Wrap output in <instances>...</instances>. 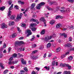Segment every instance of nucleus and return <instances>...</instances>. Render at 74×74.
I'll list each match as a JSON object with an SVG mask.
<instances>
[{
	"label": "nucleus",
	"instance_id": "nucleus-54",
	"mask_svg": "<svg viewBox=\"0 0 74 74\" xmlns=\"http://www.w3.org/2000/svg\"><path fill=\"white\" fill-rule=\"evenodd\" d=\"M13 59V57H11L9 59V61H11V60H12Z\"/></svg>",
	"mask_w": 74,
	"mask_h": 74
},
{
	"label": "nucleus",
	"instance_id": "nucleus-43",
	"mask_svg": "<svg viewBox=\"0 0 74 74\" xmlns=\"http://www.w3.org/2000/svg\"><path fill=\"white\" fill-rule=\"evenodd\" d=\"M26 61H24L23 62H22V64H26Z\"/></svg>",
	"mask_w": 74,
	"mask_h": 74
},
{
	"label": "nucleus",
	"instance_id": "nucleus-57",
	"mask_svg": "<svg viewBox=\"0 0 74 74\" xmlns=\"http://www.w3.org/2000/svg\"><path fill=\"white\" fill-rule=\"evenodd\" d=\"M18 55L19 56H20L21 57H23V55L21 54H20V53H18Z\"/></svg>",
	"mask_w": 74,
	"mask_h": 74
},
{
	"label": "nucleus",
	"instance_id": "nucleus-44",
	"mask_svg": "<svg viewBox=\"0 0 74 74\" xmlns=\"http://www.w3.org/2000/svg\"><path fill=\"white\" fill-rule=\"evenodd\" d=\"M68 1L71 3H74V0H68Z\"/></svg>",
	"mask_w": 74,
	"mask_h": 74
},
{
	"label": "nucleus",
	"instance_id": "nucleus-2",
	"mask_svg": "<svg viewBox=\"0 0 74 74\" xmlns=\"http://www.w3.org/2000/svg\"><path fill=\"white\" fill-rule=\"evenodd\" d=\"M45 3L44 2H42L38 4L37 6L36 7V9L38 10H40L41 8V7L42 5H45Z\"/></svg>",
	"mask_w": 74,
	"mask_h": 74
},
{
	"label": "nucleus",
	"instance_id": "nucleus-9",
	"mask_svg": "<svg viewBox=\"0 0 74 74\" xmlns=\"http://www.w3.org/2000/svg\"><path fill=\"white\" fill-rule=\"evenodd\" d=\"M69 52H66L65 54H63L61 56V58L62 59H63L66 56V55H69Z\"/></svg>",
	"mask_w": 74,
	"mask_h": 74
},
{
	"label": "nucleus",
	"instance_id": "nucleus-38",
	"mask_svg": "<svg viewBox=\"0 0 74 74\" xmlns=\"http://www.w3.org/2000/svg\"><path fill=\"white\" fill-rule=\"evenodd\" d=\"M8 70H5L3 72V74H7V73H8Z\"/></svg>",
	"mask_w": 74,
	"mask_h": 74
},
{
	"label": "nucleus",
	"instance_id": "nucleus-32",
	"mask_svg": "<svg viewBox=\"0 0 74 74\" xmlns=\"http://www.w3.org/2000/svg\"><path fill=\"white\" fill-rule=\"evenodd\" d=\"M60 11L61 12H62V13H63L66 12V10H60Z\"/></svg>",
	"mask_w": 74,
	"mask_h": 74
},
{
	"label": "nucleus",
	"instance_id": "nucleus-64",
	"mask_svg": "<svg viewBox=\"0 0 74 74\" xmlns=\"http://www.w3.org/2000/svg\"><path fill=\"white\" fill-rule=\"evenodd\" d=\"M32 74H36L35 72L34 71H32Z\"/></svg>",
	"mask_w": 74,
	"mask_h": 74
},
{
	"label": "nucleus",
	"instance_id": "nucleus-29",
	"mask_svg": "<svg viewBox=\"0 0 74 74\" xmlns=\"http://www.w3.org/2000/svg\"><path fill=\"white\" fill-rule=\"evenodd\" d=\"M8 64H13V61H9L8 62Z\"/></svg>",
	"mask_w": 74,
	"mask_h": 74
},
{
	"label": "nucleus",
	"instance_id": "nucleus-41",
	"mask_svg": "<svg viewBox=\"0 0 74 74\" xmlns=\"http://www.w3.org/2000/svg\"><path fill=\"white\" fill-rule=\"evenodd\" d=\"M32 31H36V29L35 27H33L32 28Z\"/></svg>",
	"mask_w": 74,
	"mask_h": 74
},
{
	"label": "nucleus",
	"instance_id": "nucleus-62",
	"mask_svg": "<svg viewBox=\"0 0 74 74\" xmlns=\"http://www.w3.org/2000/svg\"><path fill=\"white\" fill-rule=\"evenodd\" d=\"M3 54H2L0 53V58H1L2 57H3Z\"/></svg>",
	"mask_w": 74,
	"mask_h": 74
},
{
	"label": "nucleus",
	"instance_id": "nucleus-49",
	"mask_svg": "<svg viewBox=\"0 0 74 74\" xmlns=\"http://www.w3.org/2000/svg\"><path fill=\"white\" fill-rule=\"evenodd\" d=\"M69 41H72V38H71V37H69Z\"/></svg>",
	"mask_w": 74,
	"mask_h": 74
},
{
	"label": "nucleus",
	"instance_id": "nucleus-21",
	"mask_svg": "<svg viewBox=\"0 0 74 74\" xmlns=\"http://www.w3.org/2000/svg\"><path fill=\"white\" fill-rule=\"evenodd\" d=\"M61 50V48L60 47L57 48L56 49V51L57 52H59Z\"/></svg>",
	"mask_w": 74,
	"mask_h": 74
},
{
	"label": "nucleus",
	"instance_id": "nucleus-58",
	"mask_svg": "<svg viewBox=\"0 0 74 74\" xmlns=\"http://www.w3.org/2000/svg\"><path fill=\"white\" fill-rule=\"evenodd\" d=\"M3 50H4V49H3V48H1L0 49L1 52H3Z\"/></svg>",
	"mask_w": 74,
	"mask_h": 74
},
{
	"label": "nucleus",
	"instance_id": "nucleus-13",
	"mask_svg": "<svg viewBox=\"0 0 74 74\" xmlns=\"http://www.w3.org/2000/svg\"><path fill=\"white\" fill-rule=\"evenodd\" d=\"M60 36H64V37L65 38H67V34H60Z\"/></svg>",
	"mask_w": 74,
	"mask_h": 74
},
{
	"label": "nucleus",
	"instance_id": "nucleus-18",
	"mask_svg": "<svg viewBox=\"0 0 74 74\" xmlns=\"http://www.w3.org/2000/svg\"><path fill=\"white\" fill-rule=\"evenodd\" d=\"M49 3L51 5H52V4H55V5H57V3L55 2H51Z\"/></svg>",
	"mask_w": 74,
	"mask_h": 74
},
{
	"label": "nucleus",
	"instance_id": "nucleus-28",
	"mask_svg": "<svg viewBox=\"0 0 74 74\" xmlns=\"http://www.w3.org/2000/svg\"><path fill=\"white\" fill-rule=\"evenodd\" d=\"M12 38H15L16 36V34L14 33L12 34Z\"/></svg>",
	"mask_w": 74,
	"mask_h": 74
},
{
	"label": "nucleus",
	"instance_id": "nucleus-6",
	"mask_svg": "<svg viewBox=\"0 0 74 74\" xmlns=\"http://www.w3.org/2000/svg\"><path fill=\"white\" fill-rule=\"evenodd\" d=\"M22 16V13H20V15L18 14L16 18V19L17 21H19L21 19V17Z\"/></svg>",
	"mask_w": 74,
	"mask_h": 74
},
{
	"label": "nucleus",
	"instance_id": "nucleus-31",
	"mask_svg": "<svg viewBox=\"0 0 74 74\" xmlns=\"http://www.w3.org/2000/svg\"><path fill=\"white\" fill-rule=\"evenodd\" d=\"M73 59V57L72 56H70L69 57L68 59L69 60H72V59Z\"/></svg>",
	"mask_w": 74,
	"mask_h": 74
},
{
	"label": "nucleus",
	"instance_id": "nucleus-34",
	"mask_svg": "<svg viewBox=\"0 0 74 74\" xmlns=\"http://www.w3.org/2000/svg\"><path fill=\"white\" fill-rule=\"evenodd\" d=\"M0 66H1V69H4V67L3 65V64H1V63L0 64Z\"/></svg>",
	"mask_w": 74,
	"mask_h": 74
},
{
	"label": "nucleus",
	"instance_id": "nucleus-20",
	"mask_svg": "<svg viewBox=\"0 0 74 74\" xmlns=\"http://www.w3.org/2000/svg\"><path fill=\"white\" fill-rule=\"evenodd\" d=\"M44 69H46L47 70H48V71H49V69H50V68L49 67V66H45L44 67Z\"/></svg>",
	"mask_w": 74,
	"mask_h": 74
},
{
	"label": "nucleus",
	"instance_id": "nucleus-15",
	"mask_svg": "<svg viewBox=\"0 0 74 74\" xmlns=\"http://www.w3.org/2000/svg\"><path fill=\"white\" fill-rule=\"evenodd\" d=\"M55 20H51L50 21V24H51V25H53L55 23Z\"/></svg>",
	"mask_w": 74,
	"mask_h": 74
},
{
	"label": "nucleus",
	"instance_id": "nucleus-11",
	"mask_svg": "<svg viewBox=\"0 0 74 74\" xmlns=\"http://www.w3.org/2000/svg\"><path fill=\"white\" fill-rule=\"evenodd\" d=\"M40 21H42V22H44V23L45 25L46 24V23L45 22V19H44V17H42L40 19Z\"/></svg>",
	"mask_w": 74,
	"mask_h": 74
},
{
	"label": "nucleus",
	"instance_id": "nucleus-47",
	"mask_svg": "<svg viewBox=\"0 0 74 74\" xmlns=\"http://www.w3.org/2000/svg\"><path fill=\"white\" fill-rule=\"evenodd\" d=\"M35 57L36 56H33L32 57L31 56V58L33 59H35Z\"/></svg>",
	"mask_w": 74,
	"mask_h": 74
},
{
	"label": "nucleus",
	"instance_id": "nucleus-48",
	"mask_svg": "<svg viewBox=\"0 0 74 74\" xmlns=\"http://www.w3.org/2000/svg\"><path fill=\"white\" fill-rule=\"evenodd\" d=\"M15 8H16L17 10H18V9H19V7H18V6L17 5H16L15 6Z\"/></svg>",
	"mask_w": 74,
	"mask_h": 74
},
{
	"label": "nucleus",
	"instance_id": "nucleus-51",
	"mask_svg": "<svg viewBox=\"0 0 74 74\" xmlns=\"http://www.w3.org/2000/svg\"><path fill=\"white\" fill-rule=\"evenodd\" d=\"M24 70L25 71H27V69L26 67H25L24 68Z\"/></svg>",
	"mask_w": 74,
	"mask_h": 74
},
{
	"label": "nucleus",
	"instance_id": "nucleus-35",
	"mask_svg": "<svg viewBox=\"0 0 74 74\" xmlns=\"http://www.w3.org/2000/svg\"><path fill=\"white\" fill-rule=\"evenodd\" d=\"M17 56H18V55L17 54L14 53L13 55V58H16V57H17Z\"/></svg>",
	"mask_w": 74,
	"mask_h": 74
},
{
	"label": "nucleus",
	"instance_id": "nucleus-27",
	"mask_svg": "<svg viewBox=\"0 0 74 74\" xmlns=\"http://www.w3.org/2000/svg\"><path fill=\"white\" fill-rule=\"evenodd\" d=\"M37 24L36 23H32L30 25L31 27H33V26H36Z\"/></svg>",
	"mask_w": 74,
	"mask_h": 74
},
{
	"label": "nucleus",
	"instance_id": "nucleus-42",
	"mask_svg": "<svg viewBox=\"0 0 74 74\" xmlns=\"http://www.w3.org/2000/svg\"><path fill=\"white\" fill-rule=\"evenodd\" d=\"M52 66H55V61H54L52 62Z\"/></svg>",
	"mask_w": 74,
	"mask_h": 74
},
{
	"label": "nucleus",
	"instance_id": "nucleus-56",
	"mask_svg": "<svg viewBox=\"0 0 74 74\" xmlns=\"http://www.w3.org/2000/svg\"><path fill=\"white\" fill-rule=\"evenodd\" d=\"M17 29L18 31L19 32H21V30H20V28L19 27H17Z\"/></svg>",
	"mask_w": 74,
	"mask_h": 74
},
{
	"label": "nucleus",
	"instance_id": "nucleus-45",
	"mask_svg": "<svg viewBox=\"0 0 74 74\" xmlns=\"http://www.w3.org/2000/svg\"><path fill=\"white\" fill-rule=\"evenodd\" d=\"M38 52V50H35L33 51H32V53H37Z\"/></svg>",
	"mask_w": 74,
	"mask_h": 74
},
{
	"label": "nucleus",
	"instance_id": "nucleus-10",
	"mask_svg": "<svg viewBox=\"0 0 74 74\" xmlns=\"http://www.w3.org/2000/svg\"><path fill=\"white\" fill-rule=\"evenodd\" d=\"M26 33H28V35H31L32 34V32H31V30L30 29H28L25 31Z\"/></svg>",
	"mask_w": 74,
	"mask_h": 74
},
{
	"label": "nucleus",
	"instance_id": "nucleus-23",
	"mask_svg": "<svg viewBox=\"0 0 74 74\" xmlns=\"http://www.w3.org/2000/svg\"><path fill=\"white\" fill-rule=\"evenodd\" d=\"M64 74H70L71 73L69 71H65L64 72Z\"/></svg>",
	"mask_w": 74,
	"mask_h": 74
},
{
	"label": "nucleus",
	"instance_id": "nucleus-8",
	"mask_svg": "<svg viewBox=\"0 0 74 74\" xmlns=\"http://www.w3.org/2000/svg\"><path fill=\"white\" fill-rule=\"evenodd\" d=\"M18 52H21V51H25V48L22 47L18 49Z\"/></svg>",
	"mask_w": 74,
	"mask_h": 74
},
{
	"label": "nucleus",
	"instance_id": "nucleus-25",
	"mask_svg": "<svg viewBox=\"0 0 74 74\" xmlns=\"http://www.w3.org/2000/svg\"><path fill=\"white\" fill-rule=\"evenodd\" d=\"M45 29H43L42 32H40L41 34H45Z\"/></svg>",
	"mask_w": 74,
	"mask_h": 74
},
{
	"label": "nucleus",
	"instance_id": "nucleus-53",
	"mask_svg": "<svg viewBox=\"0 0 74 74\" xmlns=\"http://www.w3.org/2000/svg\"><path fill=\"white\" fill-rule=\"evenodd\" d=\"M3 48H5L6 47V44L4 43L3 44Z\"/></svg>",
	"mask_w": 74,
	"mask_h": 74
},
{
	"label": "nucleus",
	"instance_id": "nucleus-33",
	"mask_svg": "<svg viewBox=\"0 0 74 74\" xmlns=\"http://www.w3.org/2000/svg\"><path fill=\"white\" fill-rule=\"evenodd\" d=\"M36 47H37V44H36L33 45L32 46V48H36Z\"/></svg>",
	"mask_w": 74,
	"mask_h": 74
},
{
	"label": "nucleus",
	"instance_id": "nucleus-7",
	"mask_svg": "<svg viewBox=\"0 0 74 74\" xmlns=\"http://www.w3.org/2000/svg\"><path fill=\"white\" fill-rule=\"evenodd\" d=\"M35 5H36V4L32 3L31 4V9H32V10H34V11L36 10V9H35V8H34V7H35Z\"/></svg>",
	"mask_w": 74,
	"mask_h": 74
},
{
	"label": "nucleus",
	"instance_id": "nucleus-22",
	"mask_svg": "<svg viewBox=\"0 0 74 74\" xmlns=\"http://www.w3.org/2000/svg\"><path fill=\"white\" fill-rule=\"evenodd\" d=\"M47 8L48 9L49 11H52V10H53V9L50 8V7L49 6H47Z\"/></svg>",
	"mask_w": 74,
	"mask_h": 74
},
{
	"label": "nucleus",
	"instance_id": "nucleus-55",
	"mask_svg": "<svg viewBox=\"0 0 74 74\" xmlns=\"http://www.w3.org/2000/svg\"><path fill=\"white\" fill-rule=\"evenodd\" d=\"M60 16H57L56 17V19H58V18H60Z\"/></svg>",
	"mask_w": 74,
	"mask_h": 74
},
{
	"label": "nucleus",
	"instance_id": "nucleus-40",
	"mask_svg": "<svg viewBox=\"0 0 74 74\" xmlns=\"http://www.w3.org/2000/svg\"><path fill=\"white\" fill-rule=\"evenodd\" d=\"M34 38H35V37H34V36H32V38L31 39V41H33V40H34Z\"/></svg>",
	"mask_w": 74,
	"mask_h": 74
},
{
	"label": "nucleus",
	"instance_id": "nucleus-12",
	"mask_svg": "<svg viewBox=\"0 0 74 74\" xmlns=\"http://www.w3.org/2000/svg\"><path fill=\"white\" fill-rule=\"evenodd\" d=\"M62 25L60 24H57L56 26V28H59L60 27L62 26Z\"/></svg>",
	"mask_w": 74,
	"mask_h": 74
},
{
	"label": "nucleus",
	"instance_id": "nucleus-16",
	"mask_svg": "<svg viewBox=\"0 0 74 74\" xmlns=\"http://www.w3.org/2000/svg\"><path fill=\"white\" fill-rule=\"evenodd\" d=\"M14 24V22L12 21L9 22V26H12V25H13Z\"/></svg>",
	"mask_w": 74,
	"mask_h": 74
},
{
	"label": "nucleus",
	"instance_id": "nucleus-61",
	"mask_svg": "<svg viewBox=\"0 0 74 74\" xmlns=\"http://www.w3.org/2000/svg\"><path fill=\"white\" fill-rule=\"evenodd\" d=\"M46 56H47V53H45L44 54V55L43 56V57L44 58H45L46 57Z\"/></svg>",
	"mask_w": 74,
	"mask_h": 74
},
{
	"label": "nucleus",
	"instance_id": "nucleus-1",
	"mask_svg": "<svg viewBox=\"0 0 74 74\" xmlns=\"http://www.w3.org/2000/svg\"><path fill=\"white\" fill-rule=\"evenodd\" d=\"M53 37H55V34H54L53 36L51 35L49 37L48 36L45 37V38L44 39V41H46V42H48V41L49 40H51V38Z\"/></svg>",
	"mask_w": 74,
	"mask_h": 74
},
{
	"label": "nucleus",
	"instance_id": "nucleus-24",
	"mask_svg": "<svg viewBox=\"0 0 74 74\" xmlns=\"http://www.w3.org/2000/svg\"><path fill=\"white\" fill-rule=\"evenodd\" d=\"M5 6H3L2 7L0 8V10L1 11H3L5 9Z\"/></svg>",
	"mask_w": 74,
	"mask_h": 74
},
{
	"label": "nucleus",
	"instance_id": "nucleus-46",
	"mask_svg": "<svg viewBox=\"0 0 74 74\" xmlns=\"http://www.w3.org/2000/svg\"><path fill=\"white\" fill-rule=\"evenodd\" d=\"M66 11V12H69L70 11V9H69V8L67 9L66 10V11H65V12Z\"/></svg>",
	"mask_w": 74,
	"mask_h": 74
},
{
	"label": "nucleus",
	"instance_id": "nucleus-52",
	"mask_svg": "<svg viewBox=\"0 0 74 74\" xmlns=\"http://www.w3.org/2000/svg\"><path fill=\"white\" fill-rule=\"evenodd\" d=\"M11 50V47H10L8 49V52H10Z\"/></svg>",
	"mask_w": 74,
	"mask_h": 74
},
{
	"label": "nucleus",
	"instance_id": "nucleus-14",
	"mask_svg": "<svg viewBox=\"0 0 74 74\" xmlns=\"http://www.w3.org/2000/svg\"><path fill=\"white\" fill-rule=\"evenodd\" d=\"M66 64H62L61 63L60 64V67H66Z\"/></svg>",
	"mask_w": 74,
	"mask_h": 74
},
{
	"label": "nucleus",
	"instance_id": "nucleus-60",
	"mask_svg": "<svg viewBox=\"0 0 74 74\" xmlns=\"http://www.w3.org/2000/svg\"><path fill=\"white\" fill-rule=\"evenodd\" d=\"M35 68L36 70H37V71H39V70H40V69L39 68L36 67Z\"/></svg>",
	"mask_w": 74,
	"mask_h": 74
},
{
	"label": "nucleus",
	"instance_id": "nucleus-26",
	"mask_svg": "<svg viewBox=\"0 0 74 74\" xmlns=\"http://www.w3.org/2000/svg\"><path fill=\"white\" fill-rule=\"evenodd\" d=\"M51 43H49L47 45V48H49V47H51Z\"/></svg>",
	"mask_w": 74,
	"mask_h": 74
},
{
	"label": "nucleus",
	"instance_id": "nucleus-30",
	"mask_svg": "<svg viewBox=\"0 0 74 74\" xmlns=\"http://www.w3.org/2000/svg\"><path fill=\"white\" fill-rule=\"evenodd\" d=\"M18 3L19 4H25L24 2L21 1H18Z\"/></svg>",
	"mask_w": 74,
	"mask_h": 74
},
{
	"label": "nucleus",
	"instance_id": "nucleus-59",
	"mask_svg": "<svg viewBox=\"0 0 74 74\" xmlns=\"http://www.w3.org/2000/svg\"><path fill=\"white\" fill-rule=\"evenodd\" d=\"M23 37H21L20 38H19V39L20 40H23Z\"/></svg>",
	"mask_w": 74,
	"mask_h": 74
},
{
	"label": "nucleus",
	"instance_id": "nucleus-37",
	"mask_svg": "<svg viewBox=\"0 0 74 74\" xmlns=\"http://www.w3.org/2000/svg\"><path fill=\"white\" fill-rule=\"evenodd\" d=\"M8 2L9 5H11L12 3V1H9Z\"/></svg>",
	"mask_w": 74,
	"mask_h": 74
},
{
	"label": "nucleus",
	"instance_id": "nucleus-39",
	"mask_svg": "<svg viewBox=\"0 0 74 74\" xmlns=\"http://www.w3.org/2000/svg\"><path fill=\"white\" fill-rule=\"evenodd\" d=\"M21 26L22 27H24V28H25L26 27V24H23L21 25Z\"/></svg>",
	"mask_w": 74,
	"mask_h": 74
},
{
	"label": "nucleus",
	"instance_id": "nucleus-63",
	"mask_svg": "<svg viewBox=\"0 0 74 74\" xmlns=\"http://www.w3.org/2000/svg\"><path fill=\"white\" fill-rule=\"evenodd\" d=\"M17 63V61H13V64H15V63Z\"/></svg>",
	"mask_w": 74,
	"mask_h": 74
},
{
	"label": "nucleus",
	"instance_id": "nucleus-19",
	"mask_svg": "<svg viewBox=\"0 0 74 74\" xmlns=\"http://www.w3.org/2000/svg\"><path fill=\"white\" fill-rule=\"evenodd\" d=\"M66 66L68 67V69H71V66H69V64H66L65 65V67Z\"/></svg>",
	"mask_w": 74,
	"mask_h": 74
},
{
	"label": "nucleus",
	"instance_id": "nucleus-50",
	"mask_svg": "<svg viewBox=\"0 0 74 74\" xmlns=\"http://www.w3.org/2000/svg\"><path fill=\"white\" fill-rule=\"evenodd\" d=\"M71 44L70 43H68L67 44V46L68 47H70L71 46Z\"/></svg>",
	"mask_w": 74,
	"mask_h": 74
},
{
	"label": "nucleus",
	"instance_id": "nucleus-4",
	"mask_svg": "<svg viewBox=\"0 0 74 74\" xmlns=\"http://www.w3.org/2000/svg\"><path fill=\"white\" fill-rule=\"evenodd\" d=\"M24 44H25V42L22 41H16L15 42V45H21Z\"/></svg>",
	"mask_w": 74,
	"mask_h": 74
},
{
	"label": "nucleus",
	"instance_id": "nucleus-3",
	"mask_svg": "<svg viewBox=\"0 0 74 74\" xmlns=\"http://www.w3.org/2000/svg\"><path fill=\"white\" fill-rule=\"evenodd\" d=\"M14 5V4H12L11 5V6L10 7L9 9V12L8 14V15L9 16H11V11H10L11 10L13 9V6Z\"/></svg>",
	"mask_w": 74,
	"mask_h": 74
},
{
	"label": "nucleus",
	"instance_id": "nucleus-17",
	"mask_svg": "<svg viewBox=\"0 0 74 74\" xmlns=\"http://www.w3.org/2000/svg\"><path fill=\"white\" fill-rule=\"evenodd\" d=\"M16 17V16L15 15H12L11 17V19L12 20H14V19H15V18Z\"/></svg>",
	"mask_w": 74,
	"mask_h": 74
},
{
	"label": "nucleus",
	"instance_id": "nucleus-5",
	"mask_svg": "<svg viewBox=\"0 0 74 74\" xmlns=\"http://www.w3.org/2000/svg\"><path fill=\"white\" fill-rule=\"evenodd\" d=\"M1 29H5V28H7L8 27V25L5 24V23H2L1 25Z\"/></svg>",
	"mask_w": 74,
	"mask_h": 74
},
{
	"label": "nucleus",
	"instance_id": "nucleus-36",
	"mask_svg": "<svg viewBox=\"0 0 74 74\" xmlns=\"http://www.w3.org/2000/svg\"><path fill=\"white\" fill-rule=\"evenodd\" d=\"M32 21H33V22H37V21H38V20H37L34 19H32Z\"/></svg>",
	"mask_w": 74,
	"mask_h": 74
}]
</instances>
